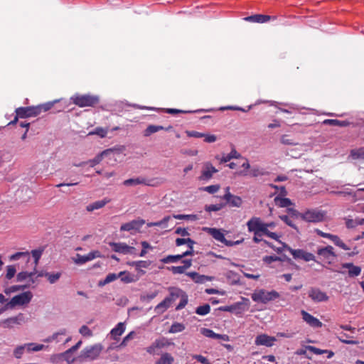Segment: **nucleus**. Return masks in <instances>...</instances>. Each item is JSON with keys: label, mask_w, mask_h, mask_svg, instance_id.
Masks as SVG:
<instances>
[{"label": "nucleus", "mask_w": 364, "mask_h": 364, "mask_svg": "<svg viewBox=\"0 0 364 364\" xmlns=\"http://www.w3.org/2000/svg\"><path fill=\"white\" fill-rule=\"evenodd\" d=\"M308 294L309 298H311L314 302L327 301L329 299L327 294L318 288H311Z\"/></svg>", "instance_id": "obj_13"}, {"label": "nucleus", "mask_w": 364, "mask_h": 364, "mask_svg": "<svg viewBox=\"0 0 364 364\" xmlns=\"http://www.w3.org/2000/svg\"><path fill=\"white\" fill-rule=\"evenodd\" d=\"M23 322L24 316L23 314H19L16 316L0 321V326L4 328H11L14 324L21 325Z\"/></svg>", "instance_id": "obj_16"}, {"label": "nucleus", "mask_w": 364, "mask_h": 364, "mask_svg": "<svg viewBox=\"0 0 364 364\" xmlns=\"http://www.w3.org/2000/svg\"><path fill=\"white\" fill-rule=\"evenodd\" d=\"M109 245L113 251L124 255H132L135 254L136 252V249L134 247L129 246L123 242H110Z\"/></svg>", "instance_id": "obj_8"}, {"label": "nucleus", "mask_w": 364, "mask_h": 364, "mask_svg": "<svg viewBox=\"0 0 364 364\" xmlns=\"http://www.w3.org/2000/svg\"><path fill=\"white\" fill-rule=\"evenodd\" d=\"M350 156L353 159H361L364 157V151L362 149H353L350 151Z\"/></svg>", "instance_id": "obj_55"}, {"label": "nucleus", "mask_w": 364, "mask_h": 364, "mask_svg": "<svg viewBox=\"0 0 364 364\" xmlns=\"http://www.w3.org/2000/svg\"><path fill=\"white\" fill-rule=\"evenodd\" d=\"M102 350L103 346L100 343L87 346L81 350L80 355L77 357V360L80 363L95 360L99 357Z\"/></svg>", "instance_id": "obj_2"}, {"label": "nucleus", "mask_w": 364, "mask_h": 364, "mask_svg": "<svg viewBox=\"0 0 364 364\" xmlns=\"http://www.w3.org/2000/svg\"><path fill=\"white\" fill-rule=\"evenodd\" d=\"M38 110L39 108H36V107H18L16 109V113L19 118H27L38 116Z\"/></svg>", "instance_id": "obj_10"}, {"label": "nucleus", "mask_w": 364, "mask_h": 364, "mask_svg": "<svg viewBox=\"0 0 364 364\" xmlns=\"http://www.w3.org/2000/svg\"><path fill=\"white\" fill-rule=\"evenodd\" d=\"M43 250L42 249H38V250H33L31 251L30 255L31 254L33 261L31 262V265L32 267L36 269V267L38 266L39 259H41V257L43 254Z\"/></svg>", "instance_id": "obj_36"}, {"label": "nucleus", "mask_w": 364, "mask_h": 364, "mask_svg": "<svg viewBox=\"0 0 364 364\" xmlns=\"http://www.w3.org/2000/svg\"><path fill=\"white\" fill-rule=\"evenodd\" d=\"M186 275L188 276L193 282L198 284H203L206 282L212 281V277L206 275L200 274L198 272H188Z\"/></svg>", "instance_id": "obj_25"}, {"label": "nucleus", "mask_w": 364, "mask_h": 364, "mask_svg": "<svg viewBox=\"0 0 364 364\" xmlns=\"http://www.w3.org/2000/svg\"><path fill=\"white\" fill-rule=\"evenodd\" d=\"M53 105V102H48V103H46L43 105H38L36 107V108H39L38 111H39V114H40L42 112H46V111L50 110L52 108Z\"/></svg>", "instance_id": "obj_60"}, {"label": "nucleus", "mask_w": 364, "mask_h": 364, "mask_svg": "<svg viewBox=\"0 0 364 364\" xmlns=\"http://www.w3.org/2000/svg\"><path fill=\"white\" fill-rule=\"evenodd\" d=\"M98 257H101V253L98 250H95L84 256L77 254L76 258L74 259V262L77 264H82Z\"/></svg>", "instance_id": "obj_15"}, {"label": "nucleus", "mask_w": 364, "mask_h": 364, "mask_svg": "<svg viewBox=\"0 0 364 364\" xmlns=\"http://www.w3.org/2000/svg\"><path fill=\"white\" fill-rule=\"evenodd\" d=\"M173 357L168 353H163L160 358L156 361L155 364H173Z\"/></svg>", "instance_id": "obj_37"}, {"label": "nucleus", "mask_w": 364, "mask_h": 364, "mask_svg": "<svg viewBox=\"0 0 364 364\" xmlns=\"http://www.w3.org/2000/svg\"><path fill=\"white\" fill-rule=\"evenodd\" d=\"M223 199L226 200V202L229 204L230 206L239 208L242 205V198L239 196L232 195L230 193L228 194H225L223 196Z\"/></svg>", "instance_id": "obj_23"}, {"label": "nucleus", "mask_w": 364, "mask_h": 364, "mask_svg": "<svg viewBox=\"0 0 364 364\" xmlns=\"http://www.w3.org/2000/svg\"><path fill=\"white\" fill-rule=\"evenodd\" d=\"M124 274V272H121L119 274H116L114 273H109L106 276L105 279L103 280V283L109 284L110 282H112Z\"/></svg>", "instance_id": "obj_49"}, {"label": "nucleus", "mask_w": 364, "mask_h": 364, "mask_svg": "<svg viewBox=\"0 0 364 364\" xmlns=\"http://www.w3.org/2000/svg\"><path fill=\"white\" fill-rule=\"evenodd\" d=\"M184 329V324L181 323L175 322L171 325L168 332L171 333H176L183 331Z\"/></svg>", "instance_id": "obj_46"}, {"label": "nucleus", "mask_w": 364, "mask_h": 364, "mask_svg": "<svg viewBox=\"0 0 364 364\" xmlns=\"http://www.w3.org/2000/svg\"><path fill=\"white\" fill-rule=\"evenodd\" d=\"M171 345V342L165 338L156 340L152 344L146 348V352L149 354L154 355L157 353V350Z\"/></svg>", "instance_id": "obj_14"}, {"label": "nucleus", "mask_w": 364, "mask_h": 364, "mask_svg": "<svg viewBox=\"0 0 364 364\" xmlns=\"http://www.w3.org/2000/svg\"><path fill=\"white\" fill-rule=\"evenodd\" d=\"M26 350L27 351L26 343L18 346L14 350V355L15 358L19 359L22 357Z\"/></svg>", "instance_id": "obj_45"}, {"label": "nucleus", "mask_w": 364, "mask_h": 364, "mask_svg": "<svg viewBox=\"0 0 364 364\" xmlns=\"http://www.w3.org/2000/svg\"><path fill=\"white\" fill-rule=\"evenodd\" d=\"M44 277H46L48 282L50 284H55L61 277V273L57 272V273H50V272H46L44 274Z\"/></svg>", "instance_id": "obj_44"}, {"label": "nucleus", "mask_w": 364, "mask_h": 364, "mask_svg": "<svg viewBox=\"0 0 364 364\" xmlns=\"http://www.w3.org/2000/svg\"><path fill=\"white\" fill-rule=\"evenodd\" d=\"M341 267L348 269V274L350 277H358L361 273V268L354 265L353 263H343L341 264Z\"/></svg>", "instance_id": "obj_27"}, {"label": "nucleus", "mask_w": 364, "mask_h": 364, "mask_svg": "<svg viewBox=\"0 0 364 364\" xmlns=\"http://www.w3.org/2000/svg\"><path fill=\"white\" fill-rule=\"evenodd\" d=\"M153 179H147L143 176L127 179L123 181V185L125 186H135L137 185L154 186Z\"/></svg>", "instance_id": "obj_11"}, {"label": "nucleus", "mask_w": 364, "mask_h": 364, "mask_svg": "<svg viewBox=\"0 0 364 364\" xmlns=\"http://www.w3.org/2000/svg\"><path fill=\"white\" fill-rule=\"evenodd\" d=\"M200 333L205 337L217 339L218 336V333H215L213 331L209 328H202Z\"/></svg>", "instance_id": "obj_52"}, {"label": "nucleus", "mask_w": 364, "mask_h": 364, "mask_svg": "<svg viewBox=\"0 0 364 364\" xmlns=\"http://www.w3.org/2000/svg\"><path fill=\"white\" fill-rule=\"evenodd\" d=\"M158 294V291H155L154 292H151L150 294H147V293H144L142 294H141L140 296V300L141 301H151L152 299H154Z\"/></svg>", "instance_id": "obj_53"}, {"label": "nucleus", "mask_w": 364, "mask_h": 364, "mask_svg": "<svg viewBox=\"0 0 364 364\" xmlns=\"http://www.w3.org/2000/svg\"><path fill=\"white\" fill-rule=\"evenodd\" d=\"M317 254L321 258L326 261L328 264H331L333 259L336 257V255L333 251V247L328 245L325 247L318 248Z\"/></svg>", "instance_id": "obj_7"}, {"label": "nucleus", "mask_w": 364, "mask_h": 364, "mask_svg": "<svg viewBox=\"0 0 364 364\" xmlns=\"http://www.w3.org/2000/svg\"><path fill=\"white\" fill-rule=\"evenodd\" d=\"M338 338L339 341L343 343L351 345H357L359 343L358 341L348 339L349 338H350V336L345 333H341L340 336Z\"/></svg>", "instance_id": "obj_40"}, {"label": "nucleus", "mask_w": 364, "mask_h": 364, "mask_svg": "<svg viewBox=\"0 0 364 364\" xmlns=\"http://www.w3.org/2000/svg\"><path fill=\"white\" fill-rule=\"evenodd\" d=\"M73 102L80 107H95L100 102L99 97L92 95H79L76 94L71 97Z\"/></svg>", "instance_id": "obj_3"}, {"label": "nucleus", "mask_w": 364, "mask_h": 364, "mask_svg": "<svg viewBox=\"0 0 364 364\" xmlns=\"http://www.w3.org/2000/svg\"><path fill=\"white\" fill-rule=\"evenodd\" d=\"M279 294L277 291L272 290L267 291L264 289L255 291L251 296L252 299L255 302L266 304L270 301L279 298Z\"/></svg>", "instance_id": "obj_4"}, {"label": "nucleus", "mask_w": 364, "mask_h": 364, "mask_svg": "<svg viewBox=\"0 0 364 364\" xmlns=\"http://www.w3.org/2000/svg\"><path fill=\"white\" fill-rule=\"evenodd\" d=\"M247 227L248 231H257L261 236L265 235L282 243L279 240L280 236L276 232L269 230L265 225V222L261 218L252 217L247 222Z\"/></svg>", "instance_id": "obj_1"}, {"label": "nucleus", "mask_w": 364, "mask_h": 364, "mask_svg": "<svg viewBox=\"0 0 364 364\" xmlns=\"http://www.w3.org/2000/svg\"><path fill=\"white\" fill-rule=\"evenodd\" d=\"M264 171L258 166H253L250 171V175L252 177H257L258 176H262Z\"/></svg>", "instance_id": "obj_59"}, {"label": "nucleus", "mask_w": 364, "mask_h": 364, "mask_svg": "<svg viewBox=\"0 0 364 364\" xmlns=\"http://www.w3.org/2000/svg\"><path fill=\"white\" fill-rule=\"evenodd\" d=\"M284 247L287 249L293 256L294 259H302L304 250H293L287 245H284Z\"/></svg>", "instance_id": "obj_41"}, {"label": "nucleus", "mask_w": 364, "mask_h": 364, "mask_svg": "<svg viewBox=\"0 0 364 364\" xmlns=\"http://www.w3.org/2000/svg\"><path fill=\"white\" fill-rule=\"evenodd\" d=\"M220 189L219 185H211L206 187L203 188V190L210 193H215Z\"/></svg>", "instance_id": "obj_63"}, {"label": "nucleus", "mask_w": 364, "mask_h": 364, "mask_svg": "<svg viewBox=\"0 0 364 364\" xmlns=\"http://www.w3.org/2000/svg\"><path fill=\"white\" fill-rule=\"evenodd\" d=\"M169 295L167 297L168 299H170V302L173 304L177 299H180L182 296V294L185 293L182 289L177 287H170L168 289Z\"/></svg>", "instance_id": "obj_29"}, {"label": "nucleus", "mask_w": 364, "mask_h": 364, "mask_svg": "<svg viewBox=\"0 0 364 364\" xmlns=\"http://www.w3.org/2000/svg\"><path fill=\"white\" fill-rule=\"evenodd\" d=\"M171 129H172L171 126H169L168 127H164L163 126H160V125L150 124L146 127V129L144 130L143 135L144 136L147 137V136H149L150 135H151L152 134H154L159 131H161V130L168 131Z\"/></svg>", "instance_id": "obj_26"}, {"label": "nucleus", "mask_w": 364, "mask_h": 364, "mask_svg": "<svg viewBox=\"0 0 364 364\" xmlns=\"http://www.w3.org/2000/svg\"><path fill=\"white\" fill-rule=\"evenodd\" d=\"M303 320L312 328H321L322 322L304 310L301 311Z\"/></svg>", "instance_id": "obj_19"}, {"label": "nucleus", "mask_w": 364, "mask_h": 364, "mask_svg": "<svg viewBox=\"0 0 364 364\" xmlns=\"http://www.w3.org/2000/svg\"><path fill=\"white\" fill-rule=\"evenodd\" d=\"M188 304V296L186 293L185 292L183 294H182V296L180 298V302L176 307V310L178 311L182 309H183L186 304Z\"/></svg>", "instance_id": "obj_56"}, {"label": "nucleus", "mask_w": 364, "mask_h": 364, "mask_svg": "<svg viewBox=\"0 0 364 364\" xmlns=\"http://www.w3.org/2000/svg\"><path fill=\"white\" fill-rule=\"evenodd\" d=\"M33 297V294L31 291H26L21 293L18 295L14 296L9 303V306L11 309L16 306L24 305L28 304Z\"/></svg>", "instance_id": "obj_6"}, {"label": "nucleus", "mask_w": 364, "mask_h": 364, "mask_svg": "<svg viewBox=\"0 0 364 364\" xmlns=\"http://www.w3.org/2000/svg\"><path fill=\"white\" fill-rule=\"evenodd\" d=\"M182 263L183 264L182 266L167 267V269L171 272L173 274H183L187 269L191 267L192 259H185L182 260Z\"/></svg>", "instance_id": "obj_22"}, {"label": "nucleus", "mask_w": 364, "mask_h": 364, "mask_svg": "<svg viewBox=\"0 0 364 364\" xmlns=\"http://www.w3.org/2000/svg\"><path fill=\"white\" fill-rule=\"evenodd\" d=\"M210 311V306L206 304L203 306H199L196 309V313L200 316H205Z\"/></svg>", "instance_id": "obj_51"}, {"label": "nucleus", "mask_w": 364, "mask_h": 364, "mask_svg": "<svg viewBox=\"0 0 364 364\" xmlns=\"http://www.w3.org/2000/svg\"><path fill=\"white\" fill-rule=\"evenodd\" d=\"M325 238L331 240L336 246L341 247L345 250H349L350 249L347 245H346L338 236L336 235H332L330 233H326L325 235Z\"/></svg>", "instance_id": "obj_30"}, {"label": "nucleus", "mask_w": 364, "mask_h": 364, "mask_svg": "<svg viewBox=\"0 0 364 364\" xmlns=\"http://www.w3.org/2000/svg\"><path fill=\"white\" fill-rule=\"evenodd\" d=\"M306 348L309 350H310L311 352L314 353V354L316 355H321V354H323V353H326V352H328L327 350H321L319 348H317L314 346H308L306 347Z\"/></svg>", "instance_id": "obj_64"}, {"label": "nucleus", "mask_w": 364, "mask_h": 364, "mask_svg": "<svg viewBox=\"0 0 364 364\" xmlns=\"http://www.w3.org/2000/svg\"><path fill=\"white\" fill-rule=\"evenodd\" d=\"M171 304L170 299H168L167 297H166L155 307L154 311L157 314H163L171 306Z\"/></svg>", "instance_id": "obj_35"}, {"label": "nucleus", "mask_w": 364, "mask_h": 364, "mask_svg": "<svg viewBox=\"0 0 364 364\" xmlns=\"http://www.w3.org/2000/svg\"><path fill=\"white\" fill-rule=\"evenodd\" d=\"M189 255V252H183L180 255H168L166 257L162 258L160 261L164 264L174 263L177 262L180 259Z\"/></svg>", "instance_id": "obj_32"}, {"label": "nucleus", "mask_w": 364, "mask_h": 364, "mask_svg": "<svg viewBox=\"0 0 364 364\" xmlns=\"http://www.w3.org/2000/svg\"><path fill=\"white\" fill-rule=\"evenodd\" d=\"M241 157V154H239L235 149H232L228 154L222 157L220 159V163H226L232 159H240Z\"/></svg>", "instance_id": "obj_38"}, {"label": "nucleus", "mask_w": 364, "mask_h": 364, "mask_svg": "<svg viewBox=\"0 0 364 364\" xmlns=\"http://www.w3.org/2000/svg\"><path fill=\"white\" fill-rule=\"evenodd\" d=\"M171 216H166L161 220L155 222L156 226L162 227L164 228H167V223L171 220Z\"/></svg>", "instance_id": "obj_62"}, {"label": "nucleus", "mask_w": 364, "mask_h": 364, "mask_svg": "<svg viewBox=\"0 0 364 364\" xmlns=\"http://www.w3.org/2000/svg\"><path fill=\"white\" fill-rule=\"evenodd\" d=\"M72 354V352H68V350H67L65 352L60 353L61 358L65 360L68 364H72L75 360L77 361V358H73Z\"/></svg>", "instance_id": "obj_48"}, {"label": "nucleus", "mask_w": 364, "mask_h": 364, "mask_svg": "<svg viewBox=\"0 0 364 364\" xmlns=\"http://www.w3.org/2000/svg\"><path fill=\"white\" fill-rule=\"evenodd\" d=\"M218 172V170L210 163L205 162L203 165L200 180L208 181L213 177V175Z\"/></svg>", "instance_id": "obj_17"}, {"label": "nucleus", "mask_w": 364, "mask_h": 364, "mask_svg": "<svg viewBox=\"0 0 364 364\" xmlns=\"http://www.w3.org/2000/svg\"><path fill=\"white\" fill-rule=\"evenodd\" d=\"M125 331V325L124 323H119L112 331H110V335L112 339L118 340L119 337L123 334Z\"/></svg>", "instance_id": "obj_34"}, {"label": "nucleus", "mask_w": 364, "mask_h": 364, "mask_svg": "<svg viewBox=\"0 0 364 364\" xmlns=\"http://www.w3.org/2000/svg\"><path fill=\"white\" fill-rule=\"evenodd\" d=\"M27 352H37L43 350L46 346L43 344H37L34 343H26Z\"/></svg>", "instance_id": "obj_42"}, {"label": "nucleus", "mask_w": 364, "mask_h": 364, "mask_svg": "<svg viewBox=\"0 0 364 364\" xmlns=\"http://www.w3.org/2000/svg\"><path fill=\"white\" fill-rule=\"evenodd\" d=\"M151 264L150 261H136L132 263V265L136 267V269L139 270L141 268H148Z\"/></svg>", "instance_id": "obj_54"}, {"label": "nucleus", "mask_w": 364, "mask_h": 364, "mask_svg": "<svg viewBox=\"0 0 364 364\" xmlns=\"http://www.w3.org/2000/svg\"><path fill=\"white\" fill-rule=\"evenodd\" d=\"M22 260L26 264H28L31 261V257L30 252H18L9 256L10 261Z\"/></svg>", "instance_id": "obj_24"}, {"label": "nucleus", "mask_w": 364, "mask_h": 364, "mask_svg": "<svg viewBox=\"0 0 364 364\" xmlns=\"http://www.w3.org/2000/svg\"><path fill=\"white\" fill-rule=\"evenodd\" d=\"M109 202H110V199H109L107 198H105L104 199H102L101 200H97L92 203L89 204L86 207V210L88 212H92L95 210H97V209H100V208H103L106 204H107Z\"/></svg>", "instance_id": "obj_31"}, {"label": "nucleus", "mask_w": 364, "mask_h": 364, "mask_svg": "<svg viewBox=\"0 0 364 364\" xmlns=\"http://www.w3.org/2000/svg\"><path fill=\"white\" fill-rule=\"evenodd\" d=\"M276 16H269L264 14H255L245 18V20L249 22L252 23H266L269 21L270 20H276Z\"/></svg>", "instance_id": "obj_21"}, {"label": "nucleus", "mask_w": 364, "mask_h": 364, "mask_svg": "<svg viewBox=\"0 0 364 364\" xmlns=\"http://www.w3.org/2000/svg\"><path fill=\"white\" fill-rule=\"evenodd\" d=\"M274 203L277 205L282 208H287L290 206L292 203L290 199L287 198H281L279 196H277L274 198Z\"/></svg>", "instance_id": "obj_39"}, {"label": "nucleus", "mask_w": 364, "mask_h": 364, "mask_svg": "<svg viewBox=\"0 0 364 364\" xmlns=\"http://www.w3.org/2000/svg\"><path fill=\"white\" fill-rule=\"evenodd\" d=\"M281 143L285 145H296L298 144L297 142H296L293 139L289 138L287 135H283L281 137Z\"/></svg>", "instance_id": "obj_57"}, {"label": "nucleus", "mask_w": 364, "mask_h": 364, "mask_svg": "<svg viewBox=\"0 0 364 364\" xmlns=\"http://www.w3.org/2000/svg\"><path fill=\"white\" fill-rule=\"evenodd\" d=\"M205 230L218 242H220L228 246L232 245V242H229L225 239L224 234L220 231V230L211 228H206Z\"/></svg>", "instance_id": "obj_18"}, {"label": "nucleus", "mask_w": 364, "mask_h": 364, "mask_svg": "<svg viewBox=\"0 0 364 364\" xmlns=\"http://www.w3.org/2000/svg\"><path fill=\"white\" fill-rule=\"evenodd\" d=\"M277 341L274 336H268L265 333L259 334L256 336L255 340V344L256 346H264L266 347H272L274 345V342Z\"/></svg>", "instance_id": "obj_12"}, {"label": "nucleus", "mask_w": 364, "mask_h": 364, "mask_svg": "<svg viewBox=\"0 0 364 364\" xmlns=\"http://www.w3.org/2000/svg\"><path fill=\"white\" fill-rule=\"evenodd\" d=\"M106 152V151H104L100 154L97 155L94 159L89 160L87 161L81 162L80 164H74V166H85L86 164H88L90 167H94L102 161L103 155L105 154Z\"/></svg>", "instance_id": "obj_28"}, {"label": "nucleus", "mask_w": 364, "mask_h": 364, "mask_svg": "<svg viewBox=\"0 0 364 364\" xmlns=\"http://www.w3.org/2000/svg\"><path fill=\"white\" fill-rule=\"evenodd\" d=\"M16 273V268L15 265H8L6 267L5 278L8 280L11 279L14 277Z\"/></svg>", "instance_id": "obj_43"}, {"label": "nucleus", "mask_w": 364, "mask_h": 364, "mask_svg": "<svg viewBox=\"0 0 364 364\" xmlns=\"http://www.w3.org/2000/svg\"><path fill=\"white\" fill-rule=\"evenodd\" d=\"M68 333L66 328H60L57 332L53 333L51 336H48L43 340L46 343H51L53 341L59 342L60 341V336H65Z\"/></svg>", "instance_id": "obj_33"}, {"label": "nucleus", "mask_w": 364, "mask_h": 364, "mask_svg": "<svg viewBox=\"0 0 364 364\" xmlns=\"http://www.w3.org/2000/svg\"><path fill=\"white\" fill-rule=\"evenodd\" d=\"M31 269L32 270L30 272L26 270L19 272L16 276V282H21L28 280L31 284H34L36 279H33V277L36 274V269L33 267Z\"/></svg>", "instance_id": "obj_20"}, {"label": "nucleus", "mask_w": 364, "mask_h": 364, "mask_svg": "<svg viewBox=\"0 0 364 364\" xmlns=\"http://www.w3.org/2000/svg\"><path fill=\"white\" fill-rule=\"evenodd\" d=\"M145 224V220L143 219H136L133 220L129 223L122 224L120 227L121 231H128V232H137L139 231L140 228L143 225Z\"/></svg>", "instance_id": "obj_9"}, {"label": "nucleus", "mask_w": 364, "mask_h": 364, "mask_svg": "<svg viewBox=\"0 0 364 364\" xmlns=\"http://www.w3.org/2000/svg\"><path fill=\"white\" fill-rule=\"evenodd\" d=\"M326 213L318 210H309L304 212L301 218L309 223H319L324 220Z\"/></svg>", "instance_id": "obj_5"}, {"label": "nucleus", "mask_w": 364, "mask_h": 364, "mask_svg": "<svg viewBox=\"0 0 364 364\" xmlns=\"http://www.w3.org/2000/svg\"><path fill=\"white\" fill-rule=\"evenodd\" d=\"M135 332L131 331L122 340V343L119 344V347H124L126 346L127 343L132 340L134 338Z\"/></svg>", "instance_id": "obj_58"}, {"label": "nucleus", "mask_w": 364, "mask_h": 364, "mask_svg": "<svg viewBox=\"0 0 364 364\" xmlns=\"http://www.w3.org/2000/svg\"><path fill=\"white\" fill-rule=\"evenodd\" d=\"M324 124L338 127H346L348 123L346 121H340L338 119H326L323 121Z\"/></svg>", "instance_id": "obj_47"}, {"label": "nucleus", "mask_w": 364, "mask_h": 364, "mask_svg": "<svg viewBox=\"0 0 364 364\" xmlns=\"http://www.w3.org/2000/svg\"><path fill=\"white\" fill-rule=\"evenodd\" d=\"M79 332L83 336L90 337L92 335L91 330L85 325H83L80 327Z\"/></svg>", "instance_id": "obj_61"}, {"label": "nucleus", "mask_w": 364, "mask_h": 364, "mask_svg": "<svg viewBox=\"0 0 364 364\" xmlns=\"http://www.w3.org/2000/svg\"><path fill=\"white\" fill-rule=\"evenodd\" d=\"M287 259L288 261H291L289 258H287L286 257H284V258L275 256V255H271V256H265L263 258V261L267 264H271L273 262L276 261H283L284 259Z\"/></svg>", "instance_id": "obj_50"}]
</instances>
